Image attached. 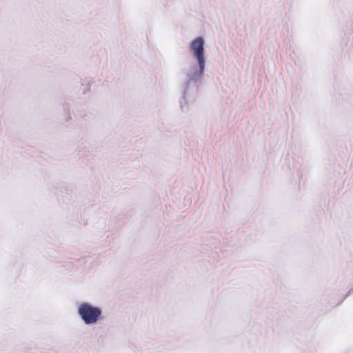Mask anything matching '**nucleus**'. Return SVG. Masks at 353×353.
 <instances>
[{
  "label": "nucleus",
  "mask_w": 353,
  "mask_h": 353,
  "mask_svg": "<svg viewBox=\"0 0 353 353\" xmlns=\"http://www.w3.org/2000/svg\"><path fill=\"white\" fill-rule=\"evenodd\" d=\"M78 313L86 324H92L97 321L101 314L99 307H93L88 303H82L78 309Z\"/></svg>",
  "instance_id": "nucleus-1"
},
{
  "label": "nucleus",
  "mask_w": 353,
  "mask_h": 353,
  "mask_svg": "<svg viewBox=\"0 0 353 353\" xmlns=\"http://www.w3.org/2000/svg\"><path fill=\"white\" fill-rule=\"evenodd\" d=\"M190 48L194 56L197 59L200 73H203L205 68L204 39L202 37L196 38L191 42Z\"/></svg>",
  "instance_id": "nucleus-2"
}]
</instances>
